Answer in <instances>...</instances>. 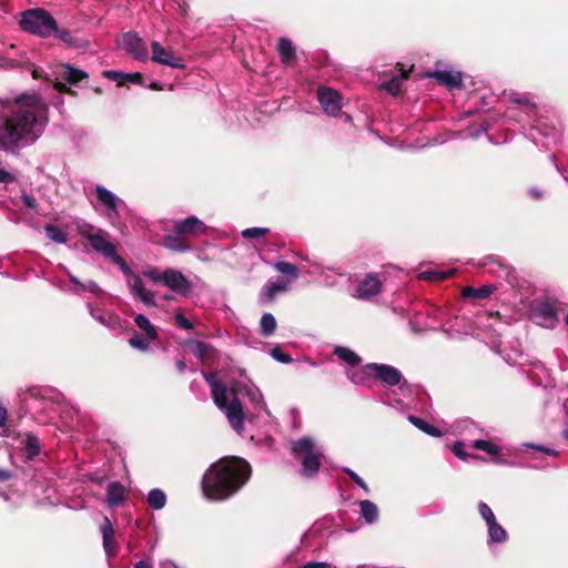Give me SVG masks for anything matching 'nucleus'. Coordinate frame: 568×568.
<instances>
[{"instance_id": "nucleus-3", "label": "nucleus", "mask_w": 568, "mask_h": 568, "mask_svg": "<svg viewBox=\"0 0 568 568\" xmlns=\"http://www.w3.org/2000/svg\"><path fill=\"white\" fill-rule=\"evenodd\" d=\"M251 474V465L245 459L236 456L222 457L204 473L203 494L210 500H226L248 481Z\"/></svg>"}, {"instance_id": "nucleus-38", "label": "nucleus", "mask_w": 568, "mask_h": 568, "mask_svg": "<svg viewBox=\"0 0 568 568\" xmlns=\"http://www.w3.org/2000/svg\"><path fill=\"white\" fill-rule=\"evenodd\" d=\"M470 446L477 450H483L493 457H497L501 453V448L498 445L485 439L473 440Z\"/></svg>"}, {"instance_id": "nucleus-8", "label": "nucleus", "mask_w": 568, "mask_h": 568, "mask_svg": "<svg viewBox=\"0 0 568 568\" xmlns=\"http://www.w3.org/2000/svg\"><path fill=\"white\" fill-rule=\"evenodd\" d=\"M531 318L542 327L554 328L558 323V312L555 303L547 298L537 301L531 307Z\"/></svg>"}, {"instance_id": "nucleus-48", "label": "nucleus", "mask_w": 568, "mask_h": 568, "mask_svg": "<svg viewBox=\"0 0 568 568\" xmlns=\"http://www.w3.org/2000/svg\"><path fill=\"white\" fill-rule=\"evenodd\" d=\"M271 355L275 361L283 364H290L293 362V358L290 355L283 353L280 347L273 348L271 351Z\"/></svg>"}, {"instance_id": "nucleus-10", "label": "nucleus", "mask_w": 568, "mask_h": 568, "mask_svg": "<svg viewBox=\"0 0 568 568\" xmlns=\"http://www.w3.org/2000/svg\"><path fill=\"white\" fill-rule=\"evenodd\" d=\"M49 390L30 389L23 400L29 409L49 413L54 410L55 399L60 396L59 394L49 395Z\"/></svg>"}, {"instance_id": "nucleus-20", "label": "nucleus", "mask_w": 568, "mask_h": 568, "mask_svg": "<svg viewBox=\"0 0 568 568\" xmlns=\"http://www.w3.org/2000/svg\"><path fill=\"white\" fill-rule=\"evenodd\" d=\"M70 280V286L64 287L65 291L71 292L77 295H82L85 292L91 293L93 295H99L102 291L99 285L94 281H88L82 283L78 277L68 273Z\"/></svg>"}, {"instance_id": "nucleus-45", "label": "nucleus", "mask_w": 568, "mask_h": 568, "mask_svg": "<svg viewBox=\"0 0 568 568\" xmlns=\"http://www.w3.org/2000/svg\"><path fill=\"white\" fill-rule=\"evenodd\" d=\"M268 232V229L265 227H251L246 229L242 232V236L245 239H260L263 237Z\"/></svg>"}, {"instance_id": "nucleus-28", "label": "nucleus", "mask_w": 568, "mask_h": 568, "mask_svg": "<svg viewBox=\"0 0 568 568\" xmlns=\"http://www.w3.org/2000/svg\"><path fill=\"white\" fill-rule=\"evenodd\" d=\"M361 516L368 525L375 524L379 517V510L376 504L372 500L365 499L358 503Z\"/></svg>"}, {"instance_id": "nucleus-27", "label": "nucleus", "mask_w": 568, "mask_h": 568, "mask_svg": "<svg viewBox=\"0 0 568 568\" xmlns=\"http://www.w3.org/2000/svg\"><path fill=\"white\" fill-rule=\"evenodd\" d=\"M24 452L26 459L33 460L42 452V444L37 435L33 433H26L24 435Z\"/></svg>"}, {"instance_id": "nucleus-11", "label": "nucleus", "mask_w": 568, "mask_h": 568, "mask_svg": "<svg viewBox=\"0 0 568 568\" xmlns=\"http://www.w3.org/2000/svg\"><path fill=\"white\" fill-rule=\"evenodd\" d=\"M382 291V280L375 273H367L356 281L354 297L359 300H372Z\"/></svg>"}, {"instance_id": "nucleus-12", "label": "nucleus", "mask_w": 568, "mask_h": 568, "mask_svg": "<svg viewBox=\"0 0 568 568\" xmlns=\"http://www.w3.org/2000/svg\"><path fill=\"white\" fill-rule=\"evenodd\" d=\"M163 284L181 296H187L191 291V282L178 270L163 271Z\"/></svg>"}, {"instance_id": "nucleus-49", "label": "nucleus", "mask_w": 568, "mask_h": 568, "mask_svg": "<svg viewBox=\"0 0 568 568\" xmlns=\"http://www.w3.org/2000/svg\"><path fill=\"white\" fill-rule=\"evenodd\" d=\"M146 305H154V293L152 291L146 290L145 287L139 292L135 296Z\"/></svg>"}, {"instance_id": "nucleus-30", "label": "nucleus", "mask_w": 568, "mask_h": 568, "mask_svg": "<svg viewBox=\"0 0 568 568\" xmlns=\"http://www.w3.org/2000/svg\"><path fill=\"white\" fill-rule=\"evenodd\" d=\"M408 420L412 425H414L416 428L422 430L423 433L433 436V437H440L443 433L425 419L417 417L415 415H409Z\"/></svg>"}, {"instance_id": "nucleus-57", "label": "nucleus", "mask_w": 568, "mask_h": 568, "mask_svg": "<svg viewBox=\"0 0 568 568\" xmlns=\"http://www.w3.org/2000/svg\"><path fill=\"white\" fill-rule=\"evenodd\" d=\"M104 77L113 80V81H120L125 78L124 73H121L119 71L108 70L103 72Z\"/></svg>"}, {"instance_id": "nucleus-24", "label": "nucleus", "mask_w": 568, "mask_h": 568, "mask_svg": "<svg viewBox=\"0 0 568 568\" xmlns=\"http://www.w3.org/2000/svg\"><path fill=\"white\" fill-rule=\"evenodd\" d=\"M102 539H103V549L106 556L111 557L114 555V529L111 520L108 517H104L103 523L100 527Z\"/></svg>"}, {"instance_id": "nucleus-29", "label": "nucleus", "mask_w": 568, "mask_h": 568, "mask_svg": "<svg viewBox=\"0 0 568 568\" xmlns=\"http://www.w3.org/2000/svg\"><path fill=\"white\" fill-rule=\"evenodd\" d=\"M274 268L285 277L283 280H290L291 284L295 282L300 276V271L293 263L278 261L274 263Z\"/></svg>"}, {"instance_id": "nucleus-19", "label": "nucleus", "mask_w": 568, "mask_h": 568, "mask_svg": "<svg viewBox=\"0 0 568 568\" xmlns=\"http://www.w3.org/2000/svg\"><path fill=\"white\" fill-rule=\"evenodd\" d=\"M174 231L179 235L197 236L205 232V224L196 216H189L184 220L174 222Z\"/></svg>"}, {"instance_id": "nucleus-64", "label": "nucleus", "mask_w": 568, "mask_h": 568, "mask_svg": "<svg viewBox=\"0 0 568 568\" xmlns=\"http://www.w3.org/2000/svg\"><path fill=\"white\" fill-rule=\"evenodd\" d=\"M134 568H152V565L148 561L140 560L135 564Z\"/></svg>"}, {"instance_id": "nucleus-22", "label": "nucleus", "mask_w": 568, "mask_h": 568, "mask_svg": "<svg viewBox=\"0 0 568 568\" xmlns=\"http://www.w3.org/2000/svg\"><path fill=\"white\" fill-rule=\"evenodd\" d=\"M487 528V546L505 544L508 540L507 530L497 521L486 525Z\"/></svg>"}, {"instance_id": "nucleus-17", "label": "nucleus", "mask_w": 568, "mask_h": 568, "mask_svg": "<svg viewBox=\"0 0 568 568\" xmlns=\"http://www.w3.org/2000/svg\"><path fill=\"white\" fill-rule=\"evenodd\" d=\"M85 78H88L87 72L72 68L69 64H63L57 72L54 88L59 91H65V83L77 84Z\"/></svg>"}, {"instance_id": "nucleus-40", "label": "nucleus", "mask_w": 568, "mask_h": 568, "mask_svg": "<svg viewBox=\"0 0 568 568\" xmlns=\"http://www.w3.org/2000/svg\"><path fill=\"white\" fill-rule=\"evenodd\" d=\"M509 101L515 104L521 105L527 114H530V112L535 110V103L527 94L510 93Z\"/></svg>"}, {"instance_id": "nucleus-36", "label": "nucleus", "mask_w": 568, "mask_h": 568, "mask_svg": "<svg viewBox=\"0 0 568 568\" xmlns=\"http://www.w3.org/2000/svg\"><path fill=\"white\" fill-rule=\"evenodd\" d=\"M45 235L57 244H65L68 241V233L65 230L58 225L48 224L44 226Z\"/></svg>"}, {"instance_id": "nucleus-43", "label": "nucleus", "mask_w": 568, "mask_h": 568, "mask_svg": "<svg viewBox=\"0 0 568 568\" xmlns=\"http://www.w3.org/2000/svg\"><path fill=\"white\" fill-rule=\"evenodd\" d=\"M478 513L486 525L497 520L493 509L485 501H479Z\"/></svg>"}, {"instance_id": "nucleus-35", "label": "nucleus", "mask_w": 568, "mask_h": 568, "mask_svg": "<svg viewBox=\"0 0 568 568\" xmlns=\"http://www.w3.org/2000/svg\"><path fill=\"white\" fill-rule=\"evenodd\" d=\"M154 341L146 335H142L138 332H134L132 336L129 338V344L132 348L138 349L140 352H150L151 346L150 343Z\"/></svg>"}, {"instance_id": "nucleus-14", "label": "nucleus", "mask_w": 568, "mask_h": 568, "mask_svg": "<svg viewBox=\"0 0 568 568\" xmlns=\"http://www.w3.org/2000/svg\"><path fill=\"white\" fill-rule=\"evenodd\" d=\"M152 57L151 60L155 63L168 65L174 69H184L183 60L173 54L172 51L165 49L158 41L151 43Z\"/></svg>"}, {"instance_id": "nucleus-44", "label": "nucleus", "mask_w": 568, "mask_h": 568, "mask_svg": "<svg viewBox=\"0 0 568 568\" xmlns=\"http://www.w3.org/2000/svg\"><path fill=\"white\" fill-rule=\"evenodd\" d=\"M52 36H54L55 38H58L59 40H61L62 42H64L68 45H71V47L77 45V41H75L74 37L67 29L59 30L57 28V31H54Z\"/></svg>"}, {"instance_id": "nucleus-50", "label": "nucleus", "mask_w": 568, "mask_h": 568, "mask_svg": "<svg viewBox=\"0 0 568 568\" xmlns=\"http://www.w3.org/2000/svg\"><path fill=\"white\" fill-rule=\"evenodd\" d=\"M106 257L113 258L114 262L120 266L124 273H130V268L126 263L116 255V251H102Z\"/></svg>"}, {"instance_id": "nucleus-47", "label": "nucleus", "mask_w": 568, "mask_h": 568, "mask_svg": "<svg viewBox=\"0 0 568 568\" xmlns=\"http://www.w3.org/2000/svg\"><path fill=\"white\" fill-rule=\"evenodd\" d=\"M7 420H8V410L2 404H0V436H3V437L9 436Z\"/></svg>"}, {"instance_id": "nucleus-60", "label": "nucleus", "mask_w": 568, "mask_h": 568, "mask_svg": "<svg viewBox=\"0 0 568 568\" xmlns=\"http://www.w3.org/2000/svg\"><path fill=\"white\" fill-rule=\"evenodd\" d=\"M126 81L129 82H132V83H141L142 82V77L140 73H129V74H125V78H124Z\"/></svg>"}, {"instance_id": "nucleus-31", "label": "nucleus", "mask_w": 568, "mask_h": 568, "mask_svg": "<svg viewBox=\"0 0 568 568\" xmlns=\"http://www.w3.org/2000/svg\"><path fill=\"white\" fill-rule=\"evenodd\" d=\"M334 355H336L341 361L347 363L351 366H357L362 363V358L351 348L344 346H336L334 348Z\"/></svg>"}, {"instance_id": "nucleus-37", "label": "nucleus", "mask_w": 568, "mask_h": 568, "mask_svg": "<svg viewBox=\"0 0 568 568\" xmlns=\"http://www.w3.org/2000/svg\"><path fill=\"white\" fill-rule=\"evenodd\" d=\"M187 346L191 353L200 359L207 358L213 351V348L209 344L201 341H190L187 343Z\"/></svg>"}, {"instance_id": "nucleus-16", "label": "nucleus", "mask_w": 568, "mask_h": 568, "mask_svg": "<svg viewBox=\"0 0 568 568\" xmlns=\"http://www.w3.org/2000/svg\"><path fill=\"white\" fill-rule=\"evenodd\" d=\"M95 193L98 201L106 210L108 219H116L119 216V206L123 203L122 200L102 185H97Z\"/></svg>"}, {"instance_id": "nucleus-41", "label": "nucleus", "mask_w": 568, "mask_h": 568, "mask_svg": "<svg viewBox=\"0 0 568 568\" xmlns=\"http://www.w3.org/2000/svg\"><path fill=\"white\" fill-rule=\"evenodd\" d=\"M260 326L262 335L268 337L276 329V320L271 313H265L262 315Z\"/></svg>"}, {"instance_id": "nucleus-15", "label": "nucleus", "mask_w": 568, "mask_h": 568, "mask_svg": "<svg viewBox=\"0 0 568 568\" xmlns=\"http://www.w3.org/2000/svg\"><path fill=\"white\" fill-rule=\"evenodd\" d=\"M455 268L442 267L434 264H422L416 270V277L426 282H440L450 277Z\"/></svg>"}, {"instance_id": "nucleus-9", "label": "nucleus", "mask_w": 568, "mask_h": 568, "mask_svg": "<svg viewBox=\"0 0 568 568\" xmlns=\"http://www.w3.org/2000/svg\"><path fill=\"white\" fill-rule=\"evenodd\" d=\"M119 47L135 60L146 61L149 52L144 40L134 31H129L119 39Z\"/></svg>"}, {"instance_id": "nucleus-63", "label": "nucleus", "mask_w": 568, "mask_h": 568, "mask_svg": "<svg viewBox=\"0 0 568 568\" xmlns=\"http://www.w3.org/2000/svg\"><path fill=\"white\" fill-rule=\"evenodd\" d=\"M344 471L353 479L354 483H357L359 481V479H362L361 476H358L354 470H352L351 468H347L345 467L344 468Z\"/></svg>"}, {"instance_id": "nucleus-53", "label": "nucleus", "mask_w": 568, "mask_h": 568, "mask_svg": "<svg viewBox=\"0 0 568 568\" xmlns=\"http://www.w3.org/2000/svg\"><path fill=\"white\" fill-rule=\"evenodd\" d=\"M144 275L155 283H163V272L158 268L148 270Z\"/></svg>"}, {"instance_id": "nucleus-26", "label": "nucleus", "mask_w": 568, "mask_h": 568, "mask_svg": "<svg viewBox=\"0 0 568 568\" xmlns=\"http://www.w3.org/2000/svg\"><path fill=\"white\" fill-rule=\"evenodd\" d=\"M125 498V488L119 481H111L106 487V503L110 507L119 506Z\"/></svg>"}, {"instance_id": "nucleus-13", "label": "nucleus", "mask_w": 568, "mask_h": 568, "mask_svg": "<svg viewBox=\"0 0 568 568\" xmlns=\"http://www.w3.org/2000/svg\"><path fill=\"white\" fill-rule=\"evenodd\" d=\"M291 281L290 280H283V278H270L264 286L262 287L258 301L261 304H268L273 302L276 296L286 293L291 287Z\"/></svg>"}, {"instance_id": "nucleus-33", "label": "nucleus", "mask_w": 568, "mask_h": 568, "mask_svg": "<svg viewBox=\"0 0 568 568\" xmlns=\"http://www.w3.org/2000/svg\"><path fill=\"white\" fill-rule=\"evenodd\" d=\"M278 52L284 63H290L295 58V48L293 42L287 38H281L278 40Z\"/></svg>"}, {"instance_id": "nucleus-5", "label": "nucleus", "mask_w": 568, "mask_h": 568, "mask_svg": "<svg viewBox=\"0 0 568 568\" xmlns=\"http://www.w3.org/2000/svg\"><path fill=\"white\" fill-rule=\"evenodd\" d=\"M292 454L301 462L304 476L314 477L318 473L323 449L315 444L313 438L304 436L293 442Z\"/></svg>"}, {"instance_id": "nucleus-54", "label": "nucleus", "mask_w": 568, "mask_h": 568, "mask_svg": "<svg viewBox=\"0 0 568 568\" xmlns=\"http://www.w3.org/2000/svg\"><path fill=\"white\" fill-rule=\"evenodd\" d=\"M144 288V284L142 280L134 275L133 282L130 284V290L132 295L135 297L139 292H141Z\"/></svg>"}, {"instance_id": "nucleus-59", "label": "nucleus", "mask_w": 568, "mask_h": 568, "mask_svg": "<svg viewBox=\"0 0 568 568\" xmlns=\"http://www.w3.org/2000/svg\"><path fill=\"white\" fill-rule=\"evenodd\" d=\"M14 474L10 470L0 468V483H6L12 479Z\"/></svg>"}, {"instance_id": "nucleus-18", "label": "nucleus", "mask_w": 568, "mask_h": 568, "mask_svg": "<svg viewBox=\"0 0 568 568\" xmlns=\"http://www.w3.org/2000/svg\"><path fill=\"white\" fill-rule=\"evenodd\" d=\"M317 99L324 112L328 115L336 116L342 108L341 95L337 91L320 88L317 91Z\"/></svg>"}, {"instance_id": "nucleus-61", "label": "nucleus", "mask_w": 568, "mask_h": 568, "mask_svg": "<svg viewBox=\"0 0 568 568\" xmlns=\"http://www.w3.org/2000/svg\"><path fill=\"white\" fill-rule=\"evenodd\" d=\"M344 471L353 479L354 483H357L359 481V479H362L361 476H358L354 470H352L351 468H347L345 467L344 468Z\"/></svg>"}, {"instance_id": "nucleus-4", "label": "nucleus", "mask_w": 568, "mask_h": 568, "mask_svg": "<svg viewBox=\"0 0 568 568\" xmlns=\"http://www.w3.org/2000/svg\"><path fill=\"white\" fill-rule=\"evenodd\" d=\"M366 369L372 372V376L384 383L386 386H397V390L386 393L385 397L390 403L392 395H400L405 398L413 394V386L404 378L399 369L387 364L371 363L366 364Z\"/></svg>"}, {"instance_id": "nucleus-46", "label": "nucleus", "mask_w": 568, "mask_h": 568, "mask_svg": "<svg viewBox=\"0 0 568 568\" xmlns=\"http://www.w3.org/2000/svg\"><path fill=\"white\" fill-rule=\"evenodd\" d=\"M454 455L462 459V460H468V458L473 457V455L466 453L465 450V444L463 442H456L454 445H453V448H452Z\"/></svg>"}, {"instance_id": "nucleus-42", "label": "nucleus", "mask_w": 568, "mask_h": 568, "mask_svg": "<svg viewBox=\"0 0 568 568\" xmlns=\"http://www.w3.org/2000/svg\"><path fill=\"white\" fill-rule=\"evenodd\" d=\"M407 78L406 73H402V75L393 77L389 81L384 82L381 88L386 90L393 95H396L400 90L402 81Z\"/></svg>"}, {"instance_id": "nucleus-25", "label": "nucleus", "mask_w": 568, "mask_h": 568, "mask_svg": "<svg viewBox=\"0 0 568 568\" xmlns=\"http://www.w3.org/2000/svg\"><path fill=\"white\" fill-rule=\"evenodd\" d=\"M90 315L101 325L109 328H116L120 326L119 317L102 310H95L91 303L87 304Z\"/></svg>"}, {"instance_id": "nucleus-51", "label": "nucleus", "mask_w": 568, "mask_h": 568, "mask_svg": "<svg viewBox=\"0 0 568 568\" xmlns=\"http://www.w3.org/2000/svg\"><path fill=\"white\" fill-rule=\"evenodd\" d=\"M175 322L183 329L190 331L193 328L192 322L187 320L182 313L175 314Z\"/></svg>"}, {"instance_id": "nucleus-1", "label": "nucleus", "mask_w": 568, "mask_h": 568, "mask_svg": "<svg viewBox=\"0 0 568 568\" xmlns=\"http://www.w3.org/2000/svg\"><path fill=\"white\" fill-rule=\"evenodd\" d=\"M47 103L38 93L0 98V152L18 156L42 136Z\"/></svg>"}, {"instance_id": "nucleus-23", "label": "nucleus", "mask_w": 568, "mask_h": 568, "mask_svg": "<svg viewBox=\"0 0 568 568\" xmlns=\"http://www.w3.org/2000/svg\"><path fill=\"white\" fill-rule=\"evenodd\" d=\"M496 290L497 286L495 284H487L478 288L465 286L462 291V295L467 300L483 301L488 300Z\"/></svg>"}, {"instance_id": "nucleus-7", "label": "nucleus", "mask_w": 568, "mask_h": 568, "mask_svg": "<svg viewBox=\"0 0 568 568\" xmlns=\"http://www.w3.org/2000/svg\"><path fill=\"white\" fill-rule=\"evenodd\" d=\"M67 230H75L81 236L85 237L92 248H115L110 242L108 232L95 227L80 217L70 216L64 223Z\"/></svg>"}, {"instance_id": "nucleus-58", "label": "nucleus", "mask_w": 568, "mask_h": 568, "mask_svg": "<svg viewBox=\"0 0 568 568\" xmlns=\"http://www.w3.org/2000/svg\"><path fill=\"white\" fill-rule=\"evenodd\" d=\"M301 568H331V565L324 561H311L303 565Z\"/></svg>"}, {"instance_id": "nucleus-55", "label": "nucleus", "mask_w": 568, "mask_h": 568, "mask_svg": "<svg viewBox=\"0 0 568 568\" xmlns=\"http://www.w3.org/2000/svg\"><path fill=\"white\" fill-rule=\"evenodd\" d=\"M524 446L527 447V448L537 449V450L542 452V453H545L547 455H550V456H557L558 455L557 450H555L552 448H548V447L541 446V445H535V444L526 443V444H524Z\"/></svg>"}, {"instance_id": "nucleus-32", "label": "nucleus", "mask_w": 568, "mask_h": 568, "mask_svg": "<svg viewBox=\"0 0 568 568\" xmlns=\"http://www.w3.org/2000/svg\"><path fill=\"white\" fill-rule=\"evenodd\" d=\"M134 323L150 338H153V339L159 338L158 328L150 322V320L145 315H143V314L135 315Z\"/></svg>"}, {"instance_id": "nucleus-39", "label": "nucleus", "mask_w": 568, "mask_h": 568, "mask_svg": "<svg viewBox=\"0 0 568 568\" xmlns=\"http://www.w3.org/2000/svg\"><path fill=\"white\" fill-rule=\"evenodd\" d=\"M372 372L366 369V365L361 368L347 372L348 379L355 385H366Z\"/></svg>"}, {"instance_id": "nucleus-21", "label": "nucleus", "mask_w": 568, "mask_h": 568, "mask_svg": "<svg viewBox=\"0 0 568 568\" xmlns=\"http://www.w3.org/2000/svg\"><path fill=\"white\" fill-rule=\"evenodd\" d=\"M432 77L448 89H459L463 85L462 73L450 70H437Z\"/></svg>"}, {"instance_id": "nucleus-52", "label": "nucleus", "mask_w": 568, "mask_h": 568, "mask_svg": "<svg viewBox=\"0 0 568 568\" xmlns=\"http://www.w3.org/2000/svg\"><path fill=\"white\" fill-rule=\"evenodd\" d=\"M21 199L26 207L31 210L37 209L38 202L34 196L28 194L27 192H22Z\"/></svg>"}, {"instance_id": "nucleus-56", "label": "nucleus", "mask_w": 568, "mask_h": 568, "mask_svg": "<svg viewBox=\"0 0 568 568\" xmlns=\"http://www.w3.org/2000/svg\"><path fill=\"white\" fill-rule=\"evenodd\" d=\"M16 182V176L11 172L0 168V183L9 184Z\"/></svg>"}, {"instance_id": "nucleus-2", "label": "nucleus", "mask_w": 568, "mask_h": 568, "mask_svg": "<svg viewBox=\"0 0 568 568\" xmlns=\"http://www.w3.org/2000/svg\"><path fill=\"white\" fill-rule=\"evenodd\" d=\"M204 379L211 387L214 404L226 415L231 427L241 434L244 429V412L240 402V396L245 395L255 409L264 410L268 414L263 395L258 387L251 382H233L231 388L219 381L213 373H202Z\"/></svg>"}, {"instance_id": "nucleus-6", "label": "nucleus", "mask_w": 568, "mask_h": 568, "mask_svg": "<svg viewBox=\"0 0 568 568\" xmlns=\"http://www.w3.org/2000/svg\"><path fill=\"white\" fill-rule=\"evenodd\" d=\"M20 27L23 31L41 38H49L57 31V21L44 9H29L22 12Z\"/></svg>"}, {"instance_id": "nucleus-34", "label": "nucleus", "mask_w": 568, "mask_h": 568, "mask_svg": "<svg viewBox=\"0 0 568 568\" xmlns=\"http://www.w3.org/2000/svg\"><path fill=\"white\" fill-rule=\"evenodd\" d=\"M148 504L155 510L163 509L166 505V495L160 488H153L148 494Z\"/></svg>"}, {"instance_id": "nucleus-62", "label": "nucleus", "mask_w": 568, "mask_h": 568, "mask_svg": "<svg viewBox=\"0 0 568 568\" xmlns=\"http://www.w3.org/2000/svg\"><path fill=\"white\" fill-rule=\"evenodd\" d=\"M344 471L353 479L354 483H357L359 481V479H362L361 476H358L354 470H352L351 468H347L345 467L344 468Z\"/></svg>"}]
</instances>
